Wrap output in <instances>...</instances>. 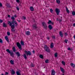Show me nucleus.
<instances>
[{"instance_id": "1", "label": "nucleus", "mask_w": 75, "mask_h": 75, "mask_svg": "<svg viewBox=\"0 0 75 75\" xmlns=\"http://www.w3.org/2000/svg\"><path fill=\"white\" fill-rule=\"evenodd\" d=\"M11 19L12 20V22L11 23V22L8 21V24H9V26L11 27L12 29H14V28H15L14 24L16 25V27L18 25V24H17V23L16 22V21H15V18H14V16L12 17Z\"/></svg>"}, {"instance_id": "2", "label": "nucleus", "mask_w": 75, "mask_h": 75, "mask_svg": "<svg viewBox=\"0 0 75 75\" xmlns=\"http://www.w3.org/2000/svg\"><path fill=\"white\" fill-rule=\"evenodd\" d=\"M44 48L45 49V51L47 52H48L49 53L50 52V48L48 47L47 45H45L44 46Z\"/></svg>"}, {"instance_id": "3", "label": "nucleus", "mask_w": 75, "mask_h": 75, "mask_svg": "<svg viewBox=\"0 0 75 75\" xmlns=\"http://www.w3.org/2000/svg\"><path fill=\"white\" fill-rule=\"evenodd\" d=\"M25 54H26L27 56H28V55L29 56H30L31 55V52L30 51H28L27 52V51L25 50Z\"/></svg>"}, {"instance_id": "4", "label": "nucleus", "mask_w": 75, "mask_h": 75, "mask_svg": "<svg viewBox=\"0 0 75 75\" xmlns=\"http://www.w3.org/2000/svg\"><path fill=\"white\" fill-rule=\"evenodd\" d=\"M55 11L57 15H59V13H60V10L58 8H56L55 9Z\"/></svg>"}, {"instance_id": "5", "label": "nucleus", "mask_w": 75, "mask_h": 75, "mask_svg": "<svg viewBox=\"0 0 75 75\" xmlns=\"http://www.w3.org/2000/svg\"><path fill=\"white\" fill-rule=\"evenodd\" d=\"M42 24L43 26L44 27V28L45 29H47V26L45 23L43 22L42 23Z\"/></svg>"}, {"instance_id": "6", "label": "nucleus", "mask_w": 75, "mask_h": 75, "mask_svg": "<svg viewBox=\"0 0 75 75\" xmlns=\"http://www.w3.org/2000/svg\"><path fill=\"white\" fill-rule=\"evenodd\" d=\"M16 45L18 46V47L19 49H20L21 50H22L21 46V44H20V43H19L17 42Z\"/></svg>"}, {"instance_id": "7", "label": "nucleus", "mask_w": 75, "mask_h": 75, "mask_svg": "<svg viewBox=\"0 0 75 75\" xmlns=\"http://www.w3.org/2000/svg\"><path fill=\"white\" fill-rule=\"evenodd\" d=\"M33 28L35 30L37 28V26L36 24H34L33 25Z\"/></svg>"}, {"instance_id": "8", "label": "nucleus", "mask_w": 75, "mask_h": 75, "mask_svg": "<svg viewBox=\"0 0 75 75\" xmlns=\"http://www.w3.org/2000/svg\"><path fill=\"white\" fill-rule=\"evenodd\" d=\"M55 71L54 69L52 70V75H55Z\"/></svg>"}, {"instance_id": "9", "label": "nucleus", "mask_w": 75, "mask_h": 75, "mask_svg": "<svg viewBox=\"0 0 75 75\" xmlns=\"http://www.w3.org/2000/svg\"><path fill=\"white\" fill-rule=\"evenodd\" d=\"M10 54L11 56V57H14V55L13 52H11Z\"/></svg>"}, {"instance_id": "10", "label": "nucleus", "mask_w": 75, "mask_h": 75, "mask_svg": "<svg viewBox=\"0 0 75 75\" xmlns=\"http://www.w3.org/2000/svg\"><path fill=\"white\" fill-rule=\"evenodd\" d=\"M59 35L61 37H63V34L62 31L60 32Z\"/></svg>"}, {"instance_id": "11", "label": "nucleus", "mask_w": 75, "mask_h": 75, "mask_svg": "<svg viewBox=\"0 0 75 75\" xmlns=\"http://www.w3.org/2000/svg\"><path fill=\"white\" fill-rule=\"evenodd\" d=\"M12 50L14 52H16V48H15V47H13L12 48Z\"/></svg>"}, {"instance_id": "12", "label": "nucleus", "mask_w": 75, "mask_h": 75, "mask_svg": "<svg viewBox=\"0 0 75 75\" xmlns=\"http://www.w3.org/2000/svg\"><path fill=\"white\" fill-rule=\"evenodd\" d=\"M15 71H14V70H12V72L11 73V75H14L15 74Z\"/></svg>"}, {"instance_id": "13", "label": "nucleus", "mask_w": 75, "mask_h": 75, "mask_svg": "<svg viewBox=\"0 0 75 75\" xmlns=\"http://www.w3.org/2000/svg\"><path fill=\"white\" fill-rule=\"evenodd\" d=\"M5 38L6 41H7V42H9V40L8 38V37H7V36H5Z\"/></svg>"}, {"instance_id": "14", "label": "nucleus", "mask_w": 75, "mask_h": 75, "mask_svg": "<svg viewBox=\"0 0 75 75\" xmlns=\"http://www.w3.org/2000/svg\"><path fill=\"white\" fill-rule=\"evenodd\" d=\"M16 54H17L18 57L20 56V54L19 52H16Z\"/></svg>"}, {"instance_id": "15", "label": "nucleus", "mask_w": 75, "mask_h": 75, "mask_svg": "<svg viewBox=\"0 0 75 75\" xmlns=\"http://www.w3.org/2000/svg\"><path fill=\"white\" fill-rule=\"evenodd\" d=\"M30 10L31 11H34V8H33V6L30 7Z\"/></svg>"}, {"instance_id": "16", "label": "nucleus", "mask_w": 75, "mask_h": 75, "mask_svg": "<svg viewBox=\"0 0 75 75\" xmlns=\"http://www.w3.org/2000/svg\"><path fill=\"white\" fill-rule=\"evenodd\" d=\"M54 43H53L52 42L51 43V45H50V48H52L53 47H54Z\"/></svg>"}, {"instance_id": "17", "label": "nucleus", "mask_w": 75, "mask_h": 75, "mask_svg": "<svg viewBox=\"0 0 75 75\" xmlns=\"http://www.w3.org/2000/svg\"><path fill=\"white\" fill-rule=\"evenodd\" d=\"M70 65H71L73 68H74L75 67V65L73 63H71Z\"/></svg>"}, {"instance_id": "18", "label": "nucleus", "mask_w": 75, "mask_h": 75, "mask_svg": "<svg viewBox=\"0 0 75 75\" xmlns=\"http://www.w3.org/2000/svg\"><path fill=\"white\" fill-rule=\"evenodd\" d=\"M3 27H4L5 28H6V27H7V25L4 23H3Z\"/></svg>"}, {"instance_id": "19", "label": "nucleus", "mask_w": 75, "mask_h": 75, "mask_svg": "<svg viewBox=\"0 0 75 75\" xmlns=\"http://www.w3.org/2000/svg\"><path fill=\"white\" fill-rule=\"evenodd\" d=\"M49 28L50 30H51L52 29V26H51V25H49Z\"/></svg>"}, {"instance_id": "20", "label": "nucleus", "mask_w": 75, "mask_h": 75, "mask_svg": "<svg viewBox=\"0 0 75 75\" xmlns=\"http://www.w3.org/2000/svg\"><path fill=\"white\" fill-rule=\"evenodd\" d=\"M26 34L27 35H30V31H28L26 32Z\"/></svg>"}, {"instance_id": "21", "label": "nucleus", "mask_w": 75, "mask_h": 75, "mask_svg": "<svg viewBox=\"0 0 75 75\" xmlns=\"http://www.w3.org/2000/svg\"><path fill=\"white\" fill-rule=\"evenodd\" d=\"M66 11L67 12V13L69 14V11L68 10L67 7H66Z\"/></svg>"}, {"instance_id": "22", "label": "nucleus", "mask_w": 75, "mask_h": 75, "mask_svg": "<svg viewBox=\"0 0 75 75\" xmlns=\"http://www.w3.org/2000/svg\"><path fill=\"white\" fill-rule=\"evenodd\" d=\"M10 62L12 65H14V61H13L12 60H10Z\"/></svg>"}, {"instance_id": "23", "label": "nucleus", "mask_w": 75, "mask_h": 75, "mask_svg": "<svg viewBox=\"0 0 75 75\" xmlns=\"http://www.w3.org/2000/svg\"><path fill=\"white\" fill-rule=\"evenodd\" d=\"M21 45H24V42H23V41L22 40H21Z\"/></svg>"}, {"instance_id": "24", "label": "nucleus", "mask_w": 75, "mask_h": 75, "mask_svg": "<svg viewBox=\"0 0 75 75\" xmlns=\"http://www.w3.org/2000/svg\"><path fill=\"white\" fill-rule=\"evenodd\" d=\"M6 51L8 52V53H9V54L11 52H10V50L9 49H6Z\"/></svg>"}, {"instance_id": "25", "label": "nucleus", "mask_w": 75, "mask_h": 75, "mask_svg": "<svg viewBox=\"0 0 75 75\" xmlns=\"http://www.w3.org/2000/svg\"><path fill=\"white\" fill-rule=\"evenodd\" d=\"M23 57L25 59H27V55H26V54H24L23 55Z\"/></svg>"}, {"instance_id": "26", "label": "nucleus", "mask_w": 75, "mask_h": 75, "mask_svg": "<svg viewBox=\"0 0 75 75\" xmlns=\"http://www.w3.org/2000/svg\"><path fill=\"white\" fill-rule=\"evenodd\" d=\"M16 73L17 75H21V74L20 73V72H19V71H17Z\"/></svg>"}, {"instance_id": "27", "label": "nucleus", "mask_w": 75, "mask_h": 75, "mask_svg": "<svg viewBox=\"0 0 75 75\" xmlns=\"http://www.w3.org/2000/svg\"><path fill=\"white\" fill-rule=\"evenodd\" d=\"M30 66L31 67H34V64L31 63V65H30Z\"/></svg>"}, {"instance_id": "28", "label": "nucleus", "mask_w": 75, "mask_h": 75, "mask_svg": "<svg viewBox=\"0 0 75 75\" xmlns=\"http://www.w3.org/2000/svg\"><path fill=\"white\" fill-rule=\"evenodd\" d=\"M56 2L57 3L59 4L60 3V1L59 0H56Z\"/></svg>"}, {"instance_id": "29", "label": "nucleus", "mask_w": 75, "mask_h": 75, "mask_svg": "<svg viewBox=\"0 0 75 75\" xmlns=\"http://www.w3.org/2000/svg\"><path fill=\"white\" fill-rule=\"evenodd\" d=\"M62 64L64 65H65V62L62 61Z\"/></svg>"}, {"instance_id": "30", "label": "nucleus", "mask_w": 75, "mask_h": 75, "mask_svg": "<svg viewBox=\"0 0 75 75\" xmlns=\"http://www.w3.org/2000/svg\"><path fill=\"white\" fill-rule=\"evenodd\" d=\"M57 56H58V54L57 53L54 54L55 57H57Z\"/></svg>"}, {"instance_id": "31", "label": "nucleus", "mask_w": 75, "mask_h": 75, "mask_svg": "<svg viewBox=\"0 0 75 75\" xmlns=\"http://www.w3.org/2000/svg\"><path fill=\"white\" fill-rule=\"evenodd\" d=\"M72 16H75V12L74 11L72 12Z\"/></svg>"}, {"instance_id": "32", "label": "nucleus", "mask_w": 75, "mask_h": 75, "mask_svg": "<svg viewBox=\"0 0 75 75\" xmlns=\"http://www.w3.org/2000/svg\"><path fill=\"white\" fill-rule=\"evenodd\" d=\"M50 11L51 13H53V10L52 8L50 9Z\"/></svg>"}, {"instance_id": "33", "label": "nucleus", "mask_w": 75, "mask_h": 75, "mask_svg": "<svg viewBox=\"0 0 75 75\" xmlns=\"http://www.w3.org/2000/svg\"><path fill=\"white\" fill-rule=\"evenodd\" d=\"M51 22H52L51 21L49 20L48 21V22H47V23H48V24H51Z\"/></svg>"}, {"instance_id": "34", "label": "nucleus", "mask_w": 75, "mask_h": 75, "mask_svg": "<svg viewBox=\"0 0 75 75\" xmlns=\"http://www.w3.org/2000/svg\"><path fill=\"white\" fill-rule=\"evenodd\" d=\"M0 43H3V40H2V39H1V38H0Z\"/></svg>"}, {"instance_id": "35", "label": "nucleus", "mask_w": 75, "mask_h": 75, "mask_svg": "<svg viewBox=\"0 0 75 75\" xmlns=\"http://www.w3.org/2000/svg\"><path fill=\"white\" fill-rule=\"evenodd\" d=\"M39 57H40L42 59V58H43V55H40L39 56Z\"/></svg>"}, {"instance_id": "36", "label": "nucleus", "mask_w": 75, "mask_h": 75, "mask_svg": "<svg viewBox=\"0 0 75 75\" xmlns=\"http://www.w3.org/2000/svg\"><path fill=\"white\" fill-rule=\"evenodd\" d=\"M48 61H49V60L48 59H47L45 61V63H46V64H48Z\"/></svg>"}, {"instance_id": "37", "label": "nucleus", "mask_w": 75, "mask_h": 75, "mask_svg": "<svg viewBox=\"0 0 75 75\" xmlns=\"http://www.w3.org/2000/svg\"><path fill=\"white\" fill-rule=\"evenodd\" d=\"M7 34L8 35H10V32H8L7 33Z\"/></svg>"}, {"instance_id": "38", "label": "nucleus", "mask_w": 75, "mask_h": 75, "mask_svg": "<svg viewBox=\"0 0 75 75\" xmlns=\"http://www.w3.org/2000/svg\"><path fill=\"white\" fill-rule=\"evenodd\" d=\"M11 30L12 32H15V30L14 29H12Z\"/></svg>"}, {"instance_id": "39", "label": "nucleus", "mask_w": 75, "mask_h": 75, "mask_svg": "<svg viewBox=\"0 0 75 75\" xmlns=\"http://www.w3.org/2000/svg\"><path fill=\"white\" fill-rule=\"evenodd\" d=\"M68 41V40L67 39L65 40V42L66 43H67V44L68 43V42H67Z\"/></svg>"}, {"instance_id": "40", "label": "nucleus", "mask_w": 75, "mask_h": 75, "mask_svg": "<svg viewBox=\"0 0 75 75\" xmlns=\"http://www.w3.org/2000/svg\"><path fill=\"white\" fill-rule=\"evenodd\" d=\"M60 69L61 70V71H64V69L61 67H60Z\"/></svg>"}, {"instance_id": "41", "label": "nucleus", "mask_w": 75, "mask_h": 75, "mask_svg": "<svg viewBox=\"0 0 75 75\" xmlns=\"http://www.w3.org/2000/svg\"><path fill=\"white\" fill-rule=\"evenodd\" d=\"M8 75V73L7 72H6L5 73V75Z\"/></svg>"}, {"instance_id": "42", "label": "nucleus", "mask_w": 75, "mask_h": 75, "mask_svg": "<svg viewBox=\"0 0 75 75\" xmlns=\"http://www.w3.org/2000/svg\"><path fill=\"white\" fill-rule=\"evenodd\" d=\"M23 18L24 20H26V18L25 17L23 16Z\"/></svg>"}, {"instance_id": "43", "label": "nucleus", "mask_w": 75, "mask_h": 75, "mask_svg": "<svg viewBox=\"0 0 75 75\" xmlns=\"http://www.w3.org/2000/svg\"><path fill=\"white\" fill-rule=\"evenodd\" d=\"M62 19H60L59 20V22H61V21H62Z\"/></svg>"}, {"instance_id": "44", "label": "nucleus", "mask_w": 75, "mask_h": 75, "mask_svg": "<svg viewBox=\"0 0 75 75\" xmlns=\"http://www.w3.org/2000/svg\"><path fill=\"white\" fill-rule=\"evenodd\" d=\"M16 1L17 3H19L20 2V0H16Z\"/></svg>"}, {"instance_id": "45", "label": "nucleus", "mask_w": 75, "mask_h": 75, "mask_svg": "<svg viewBox=\"0 0 75 75\" xmlns=\"http://www.w3.org/2000/svg\"><path fill=\"white\" fill-rule=\"evenodd\" d=\"M52 38H53V39H55V37L54 36H53L52 37Z\"/></svg>"}, {"instance_id": "46", "label": "nucleus", "mask_w": 75, "mask_h": 75, "mask_svg": "<svg viewBox=\"0 0 75 75\" xmlns=\"http://www.w3.org/2000/svg\"><path fill=\"white\" fill-rule=\"evenodd\" d=\"M3 22V20H1V19H0V23H1Z\"/></svg>"}, {"instance_id": "47", "label": "nucleus", "mask_w": 75, "mask_h": 75, "mask_svg": "<svg viewBox=\"0 0 75 75\" xmlns=\"http://www.w3.org/2000/svg\"><path fill=\"white\" fill-rule=\"evenodd\" d=\"M3 6V5H2V4H1V3H0V7H2Z\"/></svg>"}, {"instance_id": "48", "label": "nucleus", "mask_w": 75, "mask_h": 75, "mask_svg": "<svg viewBox=\"0 0 75 75\" xmlns=\"http://www.w3.org/2000/svg\"><path fill=\"white\" fill-rule=\"evenodd\" d=\"M16 9L17 10H19V8H18V6L16 7Z\"/></svg>"}, {"instance_id": "49", "label": "nucleus", "mask_w": 75, "mask_h": 75, "mask_svg": "<svg viewBox=\"0 0 75 75\" xmlns=\"http://www.w3.org/2000/svg\"><path fill=\"white\" fill-rule=\"evenodd\" d=\"M68 35V34H67V33H65V36H67Z\"/></svg>"}, {"instance_id": "50", "label": "nucleus", "mask_w": 75, "mask_h": 75, "mask_svg": "<svg viewBox=\"0 0 75 75\" xmlns=\"http://www.w3.org/2000/svg\"><path fill=\"white\" fill-rule=\"evenodd\" d=\"M68 50H71V49L70 48V47H69L67 49Z\"/></svg>"}, {"instance_id": "51", "label": "nucleus", "mask_w": 75, "mask_h": 75, "mask_svg": "<svg viewBox=\"0 0 75 75\" xmlns=\"http://www.w3.org/2000/svg\"><path fill=\"white\" fill-rule=\"evenodd\" d=\"M62 73H65V70H63L62 71Z\"/></svg>"}, {"instance_id": "52", "label": "nucleus", "mask_w": 75, "mask_h": 75, "mask_svg": "<svg viewBox=\"0 0 75 75\" xmlns=\"http://www.w3.org/2000/svg\"><path fill=\"white\" fill-rule=\"evenodd\" d=\"M51 24L52 25H54V23L52 22H51Z\"/></svg>"}, {"instance_id": "53", "label": "nucleus", "mask_w": 75, "mask_h": 75, "mask_svg": "<svg viewBox=\"0 0 75 75\" xmlns=\"http://www.w3.org/2000/svg\"><path fill=\"white\" fill-rule=\"evenodd\" d=\"M73 25L74 26V27H75V23L73 24Z\"/></svg>"}, {"instance_id": "54", "label": "nucleus", "mask_w": 75, "mask_h": 75, "mask_svg": "<svg viewBox=\"0 0 75 75\" xmlns=\"http://www.w3.org/2000/svg\"><path fill=\"white\" fill-rule=\"evenodd\" d=\"M47 40H50V38H49V37H47Z\"/></svg>"}, {"instance_id": "55", "label": "nucleus", "mask_w": 75, "mask_h": 75, "mask_svg": "<svg viewBox=\"0 0 75 75\" xmlns=\"http://www.w3.org/2000/svg\"><path fill=\"white\" fill-rule=\"evenodd\" d=\"M33 53L34 54V53H35V50H33Z\"/></svg>"}, {"instance_id": "56", "label": "nucleus", "mask_w": 75, "mask_h": 75, "mask_svg": "<svg viewBox=\"0 0 75 75\" xmlns=\"http://www.w3.org/2000/svg\"><path fill=\"white\" fill-rule=\"evenodd\" d=\"M8 17H9V18H10V15H8Z\"/></svg>"}, {"instance_id": "57", "label": "nucleus", "mask_w": 75, "mask_h": 75, "mask_svg": "<svg viewBox=\"0 0 75 75\" xmlns=\"http://www.w3.org/2000/svg\"><path fill=\"white\" fill-rule=\"evenodd\" d=\"M14 17H17V16H16V15H15Z\"/></svg>"}, {"instance_id": "58", "label": "nucleus", "mask_w": 75, "mask_h": 75, "mask_svg": "<svg viewBox=\"0 0 75 75\" xmlns=\"http://www.w3.org/2000/svg\"><path fill=\"white\" fill-rule=\"evenodd\" d=\"M18 21L19 22H21V20H20L19 21L18 20Z\"/></svg>"}, {"instance_id": "59", "label": "nucleus", "mask_w": 75, "mask_h": 75, "mask_svg": "<svg viewBox=\"0 0 75 75\" xmlns=\"http://www.w3.org/2000/svg\"><path fill=\"white\" fill-rule=\"evenodd\" d=\"M57 21H58V18H57Z\"/></svg>"}, {"instance_id": "60", "label": "nucleus", "mask_w": 75, "mask_h": 75, "mask_svg": "<svg viewBox=\"0 0 75 75\" xmlns=\"http://www.w3.org/2000/svg\"><path fill=\"white\" fill-rule=\"evenodd\" d=\"M33 22H35V20H33Z\"/></svg>"}, {"instance_id": "61", "label": "nucleus", "mask_w": 75, "mask_h": 75, "mask_svg": "<svg viewBox=\"0 0 75 75\" xmlns=\"http://www.w3.org/2000/svg\"><path fill=\"white\" fill-rule=\"evenodd\" d=\"M1 75H4V74H1Z\"/></svg>"}, {"instance_id": "62", "label": "nucleus", "mask_w": 75, "mask_h": 75, "mask_svg": "<svg viewBox=\"0 0 75 75\" xmlns=\"http://www.w3.org/2000/svg\"><path fill=\"white\" fill-rule=\"evenodd\" d=\"M62 75H64V74H62Z\"/></svg>"}, {"instance_id": "63", "label": "nucleus", "mask_w": 75, "mask_h": 75, "mask_svg": "<svg viewBox=\"0 0 75 75\" xmlns=\"http://www.w3.org/2000/svg\"><path fill=\"white\" fill-rule=\"evenodd\" d=\"M61 18H62V17H61Z\"/></svg>"}, {"instance_id": "64", "label": "nucleus", "mask_w": 75, "mask_h": 75, "mask_svg": "<svg viewBox=\"0 0 75 75\" xmlns=\"http://www.w3.org/2000/svg\"><path fill=\"white\" fill-rule=\"evenodd\" d=\"M19 5H20V6H21V5H20V4Z\"/></svg>"}]
</instances>
